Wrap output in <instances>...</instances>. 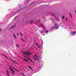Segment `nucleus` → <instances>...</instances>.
Returning a JSON list of instances; mask_svg holds the SVG:
<instances>
[{
  "mask_svg": "<svg viewBox=\"0 0 76 76\" xmlns=\"http://www.w3.org/2000/svg\"><path fill=\"white\" fill-rule=\"evenodd\" d=\"M31 70H32V71H33V70H32V69Z\"/></svg>",
  "mask_w": 76,
  "mask_h": 76,
  "instance_id": "53",
  "label": "nucleus"
},
{
  "mask_svg": "<svg viewBox=\"0 0 76 76\" xmlns=\"http://www.w3.org/2000/svg\"><path fill=\"white\" fill-rule=\"evenodd\" d=\"M36 45H38V44H37H37H36Z\"/></svg>",
  "mask_w": 76,
  "mask_h": 76,
  "instance_id": "37",
  "label": "nucleus"
},
{
  "mask_svg": "<svg viewBox=\"0 0 76 76\" xmlns=\"http://www.w3.org/2000/svg\"><path fill=\"white\" fill-rule=\"evenodd\" d=\"M70 17L71 18H72V15H71V14H70Z\"/></svg>",
  "mask_w": 76,
  "mask_h": 76,
  "instance_id": "17",
  "label": "nucleus"
},
{
  "mask_svg": "<svg viewBox=\"0 0 76 76\" xmlns=\"http://www.w3.org/2000/svg\"><path fill=\"white\" fill-rule=\"evenodd\" d=\"M38 48H41V47H40V45H38Z\"/></svg>",
  "mask_w": 76,
  "mask_h": 76,
  "instance_id": "11",
  "label": "nucleus"
},
{
  "mask_svg": "<svg viewBox=\"0 0 76 76\" xmlns=\"http://www.w3.org/2000/svg\"><path fill=\"white\" fill-rule=\"evenodd\" d=\"M32 3H34V2H32Z\"/></svg>",
  "mask_w": 76,
  "mask_h": 76,
  "instance_id": "52",
  "label": "nucleus"
},
{
  "mask_svg": "<svg viewBox=\"0 0 76 76\" xmlns=\"http://www.w3.org/2000/svg\"><path fill=\"white\" fill-rule=\"evenodd\" d=\"M18 17L17 16H16V17H15L14 18V19H15L16 18Z\"/></svg>",
  "mask_w": 76,
  "mask_h": 76,
  "instance_id": "19",
  "label": "nucleus"
},
{
  "mask_svg": "<svg viewBox=\"0 0 76 76\" xmlns=\"http://www.w3.org/2000/svg\"><path fill=\"white\" fill-rule=\"evenodd\" d=\"M10 60H11L12 61H13V62H14V61H13V60L12 59H11Z\"/></svg>",
  "mask_w": 76,
  "mask_h": 76,
  "instance_id": "22",
  "label": "nucleus"
},
{
  "mask_svg": "<svg viewBox=\"0 0 76 76\" xmlns=\"http://www.w3.org/2000/svg\"><path fill=\"white\" fill-rule=\"evenodd\" d=\"M10 29L11 28H9V30H10Z\"/></svg>",
  "mask_w": 76,
  "mask_h": 76,
  "instance_id": "50",
  "label": "nucleus"
},
{
  "mask_svg": "<svg viewBox=\"0 0 76 76\" xmlns=\"http://www.w3.org/2000/svg\"><path fill=\"white\" fill-rule=\"evenodd\" d=\"M24 61H26V62H28V61H27V60H26V59H25V58L24 59Z\"/></svg>",
  "mask_w": 76,
  "mask_h": 76,
  "instance_id": "8",
  "label": "nucleus"
},
{
  "mask_svg": "<svg viewBox=\"0 0 76 76\" xmlns=\"http://www.w3.org/2000/svg\"><path fill=\"white\" fill-rule=\"evenodd\" d=\"M75 33H76V32L75 31Z\"/></svg>",
  "mask_w": 76,
  "mask_h": 76,
  "instance_id": "54",
  "label": "nucleus"
},
{
  "mask_svg": "<svg viewBox=\"0 0 76 76\" xmlns=\"http://www.w3.org/2000/svg\"><path fill=\"white\" fill-rule=\"evenodd\" d=\"M22 41H24V42H25V40H24L23 39H22Z\"/></svg>",
  "mask_w": 76,
  "mask_h": 76,
  "instance_id": "35",
  "label": "nucleus"
},
{
  "mask_svg": "<svg viewBox=\"0 0 76 76\" xmlns=\"http://www.w3.org/2000/svg\"><path fill=\"white\" fill-rule=\"evenodd\" d=\"M10 60H11L12 61H13V62H14V61H13V60L12 59H11Z\"/></svg>",
  "mask_w": 76,
  "mask_h": 76,
  "instance_id": "23",
  "label": "nucleus"
},
{
  "mask_svg": "<svg viewBox=\"0 0 76 76\" xmlns=\"http://www.w3.org/2000/svg\"><path fill=\"white\" fill-rule=\"evenodd\" d=\"M41 27H42V28H43V27H44V26H41Z\"/></svg>",
  "mask_w": 76,
  "mask_h": 76,
  "instance_id": "36",
  "label": "nucleus"
},
{
  "mask_svg": "<svg viewBox=\"0 0 76 76\" xmlns=\"http://www.w3.org/2000/svg\"><path fill=\"white\" fill-rule=\"evenodd\" d=\"M21 40H22L23 39H22V38H21Z\"/></svg>",
  "mask_w": 76,
  "mask_h": 76,
  "instance_id": "39",
  "label": "nucleus"
},
{
  "mask_svg": "<svg viewBox=\"0 0 76 76\" xmlns=\"http://www.w3.org/2000/svg\"><path fill=\"white\" fill-rule=\"evenodd\" d=\"M39 22H40V20L39 19Z\"/></svg>",
  "mask_w": 76,
  "mask_h": 76,
  "instance_id": "42",
  "label": "nucleus"
},
{
  "mask_svg": "<svg viewBox=\"0 0 76 76\" xmlns=\"http://www.w3.org/2000/svg\"><path fill=\"white\" fill-rule=\"evenodd\" d=\"M12 71H13L14 70H13V69H12Z\"/></svg>",
  "mask_w": 76,
  "mask_h": 76,
  "instance_id": "47",
  "label": "nucleus"
},
{
  "mask_svg": "<svg viewBox=\"0 0 76 76\" xmlns=\"http://www.w3.org/2000/svg\"><path fill=\"white\" fill-rule=\"evenodd\" d=\"M7 74H9V72H8V71H7Z\"/></svg>",
  "mask_w": 76,
  "mask_h": 76,
  "instance_id": "38",
  "label": "nucleus"
},
{
  "mask_svg": "<svg viewBox=\"0 0 76 76\" xmlns=\"http://www.w3.org/2000/svg\"><path fill=\"white\" fill-rule=\"evenodd\" d=\"M27 53H28V54H29V55H31V54H32V53H30L29 52H28V51L27 52Z\"/></svg>",
  "mask_w": 76,
  "mask_h": 76,
  "instance_id": "3",
  "label": "nucleus"
},
{
  "mask_svg": "<svg viewBox=\"0 0 76 76\" xmlns=\"http://www.w3.org/2000/svg\"><path fill=\"white\" fill-rule=\"evenodd\" d=\"M20 35L21 37H22V34L21 33H20Z\"/></svg>",
  "mask_w": 76,
  "mask_h": 76,
  "instance_id": "21",
  "label": "nucleus"
},
{
  "mask_svg": "<svg viewBox=\"0 0 76 76\" xmlns=\"http://www.w3.org/2000/svg\"><path fill=\"white\" fill-rule=\"evenodd\" d=\"M10 58V59H12V58Z\"/></svg>",
  "mask_w": 76,
  "mask_h": 76,
  "instance_id": "45",
  "label": "nucleus"
},
{
  "mask_svg": "<svg viewBox=\"0 0 76 76\" xmlns=\"http://www.w3.org/2000/svg\"><path fill=\"white\" fill-rule=\"evenodd\" d=\"M13 72H15V71H13Z\"/></svg>",
  "mask_w": 76,
  "mask_h": 76,
  "instance_id": "43",
  "label": "nucleus"
},
{
  "mask_svg": "<svg viewBox=\"0 0 76 76\" xmlns=\"http://www.w3.org/2000/svg\"><path fill=\"white\" fill-rule=\"evenodd\" d=\"M34 56H35V57H36V58H38V57H37V55H36L35 54Z\"/></svg>",
  "mask_w": 76,
  "mask_h": 76,
  "instance_id": "12",
  "label": "nucleus"
},
{
  "mask_svg": "<svg viewBox=\"0 0 76 76\" xmlns=\"http://www.w3.org/2000/svg\"><path fill=\"white\" fill-rule=\"evenodd\" d=\"M10 60H11L12 61H13V62H14V61H13V60L12 59H11Z\"/></svg>",
  "mask_w": 76,
  "mask_h": 76,
  "instance_id": "25",
  "label": "nucleus"
},
{
  "mask_svg": "<svg viewBox=\"0 0 76 76\" xmlns=\"http://www.w3.org/2000/svg\"><path fill=\"white\" fill-rule=\"evenodd\" d=\"M58 28H59V26L57 27H56V29H58Z\"/></svg>",
  "mask_w": 76,
  "mask_h": 76,
  "instance_id": "13",
  "label": "nucleus"
},
{
  "mask_svg": "<svg viewBox=\"0 0 76 76\" xmlns=\"http://www.w3.org/2000/svg\"><path fill=\"white\" fill-rule=\"evenodd\" d=\"M18 35H19V34H17V36H18Z\"/></svg>",
  "mask_w": 76,
  "mask_h": 76,
  "instance_id": "41",
  "label": "nucleus"
},
{
  "mask_svg": "<svg viewBox=\"0 0 76 76\" xmlns=\"http://www.w3.org/2000/svg\"><path fill=\"white\" fill-rule=\"evenodd\" d=\"M14 62L15 63V64H18L15 61H14Z\"/></svg>",
  "mask_w": 76,
  "mask_h": 76,
  "instance_id": "14",
  "label": "nucleus"
},
{
  "mask_svg": "<svg viewBox=\"0 0 76 76\" xmlns=\"http://www.w3.org/2000/svg\"><path fill=\"white\" fill-rule=\"evenodd\" d=\"M8 76H9V74H8Z\"/></svg>",
  "mask_w": 76,
  "mask_h": 76,
  "instance_id": "49",
  "label": "nucleus"
},
{
  "mask_svg": "<svg viewBox=\"0 0 76 76\" xmlns=\"http://www.w3.org/2000/svg\"><path fill=\"white\" fill-rule=\"evenodd\" d=\"M12 74H14V73H13V72H12Z\"/></svg>",
  "mask_w": 76,
  "mask_h": 76,
  "instance_id": "31",
  "label": "nucleus"
},
{
  "mask_svg": "<svg viewBox=\"0 0 76 76\" xmlns=\"http://www.w3.org/2000/svg\"><path fill=\"white\" fill-rule=\"evenodd\" d=\"M57 26V24L55 23V26L54 27H52V29H54V28H56V27Z\"/></svg>",
  "mask_w": 76,
  "mask_h": 76,
  "instance_id": "1",
  "label": "nucleus"
},
{
  "mask_svg": "<svg viewBox=\"0 0 76 76\" xmlns=\"http://www.w3.org/2000/svg\"><path fill=\"white\" fill-rule=\"evenodd\" d=\"M13 68H14V67H13Z\"/></svg>",
  "mask_w": 76,
  "mask_h": 76,
  "instance_id": "56",
  "label": "nucleus"
},
{
  "mask_svg": "<svg viewBox=\"0 0 76 76\" xmlns=\"http://www.w3.org/2000/svg\"><path fill=\"white\" fill-rule=\"evenodd\" d=\"M31 62H32V63H33V62L31 60Z\"/></svg>",
  "mask_w": 76,
  "mask_h": 76,
  "instance_id": "46",
  "label": "nucleus"
},
{
  "mask_svg": "<svg viewBox=\"0 0 76 76\" xmlns=\"http://www.w3.org/2000/svg\"><path fill=\"white\" fill-rule=\"evenodd\" d=\"M26 59L27 60H28V58H27V57L26 58Z\"/></svg>",
  "mask_w": 76,
  "mask_h": 76,
  "instance_id": "33",
  "label": "nucleus"
},
{
  "mask_svg": "<svg viewBox=\"0 0 76 76\" xmlns=\"http://www.w3.org/2000/svg\"><path fill=\"white\" fill-rule=\"evenodd\" d=\"M24 54H26V55H27V56H28V55L27 54V53H26V52H25L24 53Z\"/></svg>",
  "mask_w": 76,
  "mask_h": 76,
  "instance_id": "7",
  "label": "nucleus"
},
{
  "mask_svg": "<svg viewBox=\"0 0 76 76\" xmlns=\"http://www.w3.org/2000/svg\"><path fill=\"white\" fill-rule=\"evenodd\" d=\"M15 27V26H12L11 27V29H12V28H13Z\"/></svg>",
  "mask_w": 76,
  "mask_h": 76,
  "instance_id": "10",
  "label": "nucleus"
},
{
  "mask_svg": "<svg viewBox=\"0 0 76 76\" xmlns=\"http://www.w3.org/2000/svg\"><path fill=\"white\" fill-rule=\"evenodd\" d=\"M16 70V71H18V72H19V70H17L16 69V70Z\"/></svg>",
  "mask_w": 76,
  "mask_h": 76,
  "instance_id": "26",
  "label": "nucleus"
},
{
  "mask_svg": "<svg viewBox=\"0 0 76 76\" xmlns=\"http://www.w3.org/2000/svg\"><path fill=\"white\" fill-rule=\"evenodd\" d=\"M24 57H25L26 58V56H24Z\"/></svg>",
  "mask_w": 76,
  "mask_h": 76,
  "instance_id": "32",
  "label": "nucleus"
},
{
  "mask_svg": "<svg viewBox=\"0 0 76 76\" xmlns=\"http://www.w3.org/2000/svg\"><path fill=\"white\" fill-rule=\"evenodd\" d=\"M22 75H23V76H24V74H23V73H22Z\"/></svg>",
  "mask_w": 76,
  "mask_h": 76,
  "instance_id": "34",
  "label": "nucleus"
},
{
  "mask_svg": "<svg viewBox=\"0 0 76 76\" xmlns=\"http://www.w3.org/2000/svg\"><path fill=\"white\" fill-rule=\"evenodd\" d=\"M23 46H24V45H23Z\"/></svg>",
  "mask_w": 76,
  "mask_h": 76,
  "instance_id": "55",
  "label": "nucleus"
},
{
  "mask_svg": "<svg viewBox=\"0 0 76 76\" xmlns=\"http://www.w3.org/2000/svg\"><path fill=\"white\" fill-rule=\"evenodd\" d=\"M10 60H11L12 61H13V62H14V61H13V60L12 59H11Z\"/></svg>",
  "mask_w": 76,
  "mask_h": 76,
  "instance_id": "24",
  "label": "nucleus"
},
{
  "mask_svg": "<svg viewBox=\"0 0 76 76\" xmlns=\"http://www.w3.org/2000/svg\"><path fill=\"white\" fill-rule=\"evenodd\" d=\"M16 45V47H18V48H19V47L18 45Z\"/></svg>",
  "mask_w": 76,
  "mask_h": 76,
  "instance_id": "18",
  "label": "nucleus"
},
{
  "mask_svg": "<svg viewBox=\"0 0 76 76\" xmlns=\"http://www.w3.org/2000/svg\"><path fill=\"white\" fill-rule=\"evenodd\" d=\"M46 33H48V31H46Z\"/></svg>",
  "mask_w": 76,
  "mask_h": 76,
  "instance_id": "20",
  "label": "nucleus"
},
{
  "mask_svg": "<svg viewBox=\"0 0 76 76\" xmlns=\"http://www.w3.org/2000/svg\"><path fill=\"white\" fill-rule=\"evenodd\" d=\"M62 18L63 19H64V16H63Z\"/></svg>",
  "mask_w": 76,
  "mask_h": 76,
  "instance_id": "16",
  "label": "nucleus"
},
{
  "mask_svg": "<svg viewBox=\"0 0 76 76\" xmlns=\"http://www.w3.org/2000/svg\"><path fill=\"white\" fill-rule=\"evenodd\" d=\"M12 71H13L14 70H13V69H12Z\"/></svg>",
  "mask_w": 76,
  "mask_h": 76,
  "instance_id": "48",
  "label": "nucleus"
},
{
  "mask_svg": "<svg viewBox=\"0 0 76 76\" xmlns=\"http://www.w3.org/2000/svg\"><path fill=\"white\" fill-rule=\"evenodd\" d=\"M75 13H76V11H75Z\"/></svg>",
  "mask_w": 76,
  "mask_h": 76,
  "instance_id": "44",
  "label": "nucleus"
},
{
  "mask_svg": "<svg viewBox=\"0 0 76 76\" xmlns=\"http://www.w3.org/2000/svg\"><path fill=\"white\" fill-rule=\"evenodd\" d=\"M2 29L1 28L0 29V31H1Z\"/></svg>",
  "mask_w": 76,
  "mask_h": 76,
  "instance_id": "27",
  "label": "nucleus"
},
{
  "mask_svg": "<svg viewBox=\"0 0 76 76\" xmlns=\"http://www.w3.org/2000/svg\"><path fill=\"white\" fill-rule=\"evenodd\" d=\"M75 34H76L75 31L71 32V34H72V35H75Z\"/></svg>",
  "mask_w": 76,
  "mask_h": 76,
  "instance_id": "2",
  "label": "nucleus"
},
{
  "mask_svg": "<svg viewBox=\"0 0 76 76\" xmlns=\"http://www.w3.org/2000/svg\"><path fill=\"white\" fill-rule=\"evenodd\" d=\"M32 21H31V23H30V24H32Z\"/></svg>",
  "mask_w": 76,
  "mask_h": 76,
  "instance_id": "30",
  "label": "nucleus"
},
{
  "mask_svg": "<svg viewBox=\"0 0 76 76\" xmlns=\"http://www.w3.org/2000/svg\"><path fill=\"white\" fill-rule=\"evenodd\" d=\"M12 69V67L10 66V70L11 71V72H12V69Z\"/></svg>",
  "mask_w": 76,
  "mask_h": 76,
  "instance_id": "4",
  "label": "nucleus"
},
{
  "mask_svg": "<svg viewBox=\"0 0 76 76\" xmlns=\"http://www.w3.org/2000/svg\"><path fill=\"white\" fill-rule=\"evenodd\" d=\"M29 60H30V61H32V60H31V58H29Z\"/></svg>",
  "mask_w": 76,
  "mask_h": 76,
  "instance_id": "28",
  "label": "nucleus"
},
{
  "mask_svg": "<svg viewBox=\"0 0 76 76\" xmlns=\"http://www.w3.org/2000/svg\"><path fill=\"white\" fill-rule=\"evenodd\" d=\"M5 57H6V58L7 59H8V60H9V58H7V56H5Z\"/></svg>",
  "mask_w": 76,
  "mask_h": 76,
  "instance_id": "15",
  "label": "nucleus"
},
{
  "mask_svg": "<svg viewBox=\"0 0 76 76\" xmlns=\"http://www.w3.org/2000/svg\"><path fill=\"white\" fill-rule=\"evenodd\" d=\"M66 19V21H67V18H66V19Z\"/></svg>",
  "mask_w": 76,
  "mask_h": 76,
  "instance_id": "29",
  "label": "nucleus"
},
{
  "mask_svg": "<svg viewBox=\"0 0 76 76\" xmlns=\"http://www.w3.org/2000/svg\"><path fill=\"white\" fill-rule=\"evenodd\" d=\"M13 36L14 37V38H15V39H16V36L15 35V34H13Z\"/></svg>",
  "mask_w": 76,
  "mask_h": 76,
  "instance_id": "5",
  "label": "nucleus"
},
{
  "mask_svg": "<svg viewBox=\"0 0 76 76\" xmlns=\"http://www.w3.org/2000/svg\"><path fill=\"white\" fill-rule=\"evenodd\" d=\"M20 7H21V6H20V7H19V8Z\"/></svg>",
  "mask_w": 76,
  "mask_h": 76,
  "instance_id": "40",
  "label": "nucleus"
},
{
  "mask_svg": "<svg viewBox=\"0 0 76 76\" xmlns=\"http://www.w3.org/2000/svg\"><path fill=\"white\" fill-rule=\"evenodd\" d=\"M28 67H29V69H31V70H32V68H31V67L30 66H28Z\"/></svg>",
  "mask_w": 76,
  "mask_h": 76,
  "instance_id": "6",
  "label": "nucleus"
},
{
  "mask_svg": "<svg viewBox=\"0 0 76 76\" xmlns=\"http://www.w3.org/2000/svg\"><path fill=\"white\" fill-rule=\"evenodd\" d=\"M33 58L34 59V60H37V59L35 58L34 57H33Z\"/></svg>",
  "mask_w": 76,
  "mask_h": 76,
  "instance_id": "9",
  "label": "nucleus"
},
{
  "mask_svg": "<svg viewBox=\"0 0 76 76\" xmlns=\"http://www.w3.org/2000/svg\"><path fill=\"white\" fill-rule=\"evenodd\" d=\"M14 70H16V69H14Z\"/></svg>",
  "mask_w": 76,
  "mask_h": 76,
  "instance_id": "51",
  "label": "nucleus"
}]
</instances>
